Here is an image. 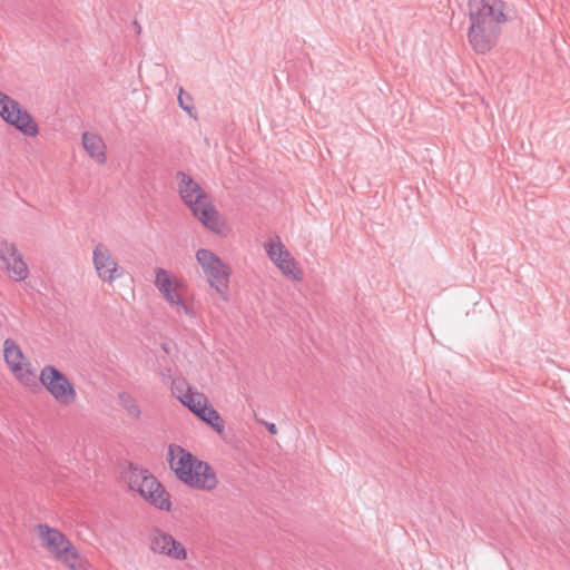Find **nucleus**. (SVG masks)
Instances as JSON below:
<instances>
[{"label": "nucleus", "mask_w": 570, "mask_h": 570, "mask_svg": "<svg viewBox=\"0 0 570 570\" xmlns=\"http://www.w3.org/2000/svg\"><path fill=\"white\" fill-rule=\"evenodd\" d=\"M502 0H469V42L478 53L490 51L501 32L500 24L508 21Z\"/></svg>", "instance_id": "1"}, {"label": "nucleus", "mask_w": 570, "mask_h": 570, "mask_svg": "<svg viewBox=\"0 0 570 570\" xmlns=\"http://www.w3.org/2000/svg\"><path fill=\"white\" fill-rule=\"evenodd\" d=\"M168 463L176 478L191 489L212 491L218 484L213 466L180 445L170 444Z\"/></svg>", "instance_id": "2"}, {"label": "nucleus", "mask_w": 570, "mask_h": 570, "mask_svg": "<svg viewBox=\"0 0 570 570\" xmlns=\"http://www.w3.org/2000/svg\"><path fill=\"white\" fill-rule=\"evenodd\" d=\"M178 194L193 215L209 230L222 235L225 220L209 199V195L188 174L176 173Z\"/></svg>", "instance_id": "3"}, {"label": "nucleus", "mask_w": 570, "mask_h": 570, "mask_svg": "<svg viewBox=\"0 0 570 570\" xmlns=\"http://www.w3.org/2000/svg\"><path fill=\"white\" fill-rule=\"evenodd\" d=\"M131 491L138 492L149 504L164 511H170V494L164 485L147 470L129 463L122 473Z\"/></svg>", "instance_id": "4"}, {"label": "nucleus", "mask_w": 570, "mask_h": 570, "mask_svg": "<svg viewBox=\"0 0 570 570\" xmlns=\"http://www.w3.org/2000/svg\"><path fill=\"white\" fill-rule=\"evenodd\" d=\"M196 259L202 266L203 273L215 292L228 301L230 267L225 264L214 252L200 248L196 252Z\"/></svg>", "instance_id": "5"}, {"label": "nucleus", "mask_w": 570, "mask_h": 570, "mask_svg": "<svg viewBox=\"0 0 570 570\" xmlns=\"http://www.w3.org/2000/svg\"><path fill=\"white\" fill-rule=\"evenodd\" d=\"M0 117L28 137H36L39 127L29 111L19 101L0 91Z\"/></svg>", "instance_id": "6"}, {"label": "nucleus", "mask_w": 570, "mask_h": 570, "mask_svg": "<svg viewBox=\"0 0 570 570\" xmlns=\"http://www.w3.org/2000/svg\"><path fill=\"white\" fill-rule=\"evenodd\" d=\"M39 381L61 405H69L76 401L77 393L72 383L56 366L46 365L40 372Z\"/></svg>", "instance_id": "7"}, {"label": "nucleus", "mask_w": 570, "mask_h": 570, "mask_svg": "<svg viewBox=\"0 0 570 570\" xmlns=\"http://www.w3.org/2000/svg\"><path fill=\"white\" fill-rule=\"evenodd\" d=\"M0 269L16 282L24 281L29 275L28 265L16 244L7 239H0Z\"/></svg>", "instance_id": "8"}, {"label": "nucleus", "mask_w": 570, "mask_h": 570, "mask_svg": "<svg viewBox=\"0 0 570 570\" xmlns=\"http://www.w3.org/2000/svg\"><path fill=\"white\" fill-rule=\"evenodd\" d=\"M149 548L154 553L164 554L174 560H186L185 547L171 534L155 528L149 534Z\"/></svg>", "instance_id": "9"}, {"label": "nucleus", "mask_w": 570, "mask_h": 570, "mask_svg": "<svg viewBox=\"0 0 570 570\" xmlns=\"http://www.w3.org/2000/svg\"><path fill=\"white\" fill-rule=\"evenodd\" d=\"M94 265L98 276L107 283H112L120 277L124 271L114 261L110 250L104 244H98L94 249Z\"/></svg>", "instance_id": "10"}, {"label": "nucleus", "mask_w": 570, "mask_h": 570, "mask_svg": "<svg viewBox=\"0 0 570 570\" xmlns=\"http://www.w3.org/2000/svg\"><path fill=\"white\" fill-rule=\"evenodd\" d=\"M155 285L170 304L181 307L186 314L189 313L179 293L181 284L173 278L167 271L163 268L156 269Z\"/></svg>", "instance_id": "11"}, {"label": "nucleus", "mask_w": 570, "mask_h": 570, "mask_svg": "<svg viewBox=\"0 0 570 570\" xmlns=\"http://www.w3.org/2000/svg\"><path fill=\"white\" fill-rule=\"evenodd\" d=\"M36 530L41 539L42 546L55 557L59 556L65 547L71 543L62 532L48 524L40 523L36 527Z\"/></svg>", "instance_id": "12"}, {"label": "nucleus", "mask_w": 570, "mask_h": 570, "mask_svg": "<svg viewBox=\"0 0 570 570\" xmlns=\"http://www.w3.org/2000/svg\"><path fill=\"white\" fill-rule=\"evenodd\" d=\"M82 146L87 154L94 158L98 164L102 165L106 163V145L104 140L95 134L85 131L82 134Z\"/></svg>", "instance_id": "13"}, {"label": "nucleus", "mask_w": 570, "mask_h": 570, "mask_svg": "<svg viewBox=\"0 0 570 570\" xmlns=\"http://www.w3.org/2000/svg\"><path fill=\"white\" fill-rule=\"evenodd\" d=\"M179 401L197 416H199V414H204V411L208 406L206 395L194 391L191 386H187L186 393L179 396Z\"/></svg>", "instance_id": "14"}, {"label": "nucleus", "mask_w": 570, "mask_h": 570, "mask_svg": "<svg viewBox=\"0 0 570 570\" xmlns=\"http://www.w3.org/2000/svg\"><path fill=\"white\" fill-rule=\"evenodd\" d=\"M3 355L6 363L8 364L12 372H19L21 370V366H23L26 357L21 348L17 345V343L13 340L7 338L4 341Z\"/></svg>", "instance_id": "15"}, {"label": "nucleus", "mask_w": 570, "mask_h": 570, "mask_svg": "<svg viewBox=\"0 0 570 570\" xmlns=\"http://www.w3.org/2000/svg\"><path fill=\"white\" fill-rule=\"evenodd\" d=\"M269 259L277 265L282 261H286L292 264L293 255L288 252L285 245L282 243L279 236H275V240H271L264 245Z\"/></svg>", "instance_id": "16"}, {"label": "nucleus", "mask_w": 570, "mask_h": 570, "mask_svg": "<svg viewBox=\"0 0 570 570\" xmlns=\"http://www.w3.org/2000/svg\"><path fill=\"white\" fill-rule=\"evenodd\" d=\"M56 559L65 563L71 570H87L86 566L81 561L78 550L72 543L65 547Z\"/></svg>", "instance_id": "17"}, {"label": "nucleus", "mask_w": 570, "mask_h": 570, "mask_svg": "<svg viewBox=\"0 0 570 570\" xmlns=\"http://www.w3.org/2000/svg\"><path fill=\"white\" fill-rule=\"evenodd\" d=\"M198 417L208 424L218 435L225 438V422L212 405H208L204 414H199Z\"/></svg>", "instance_id": "18"}, {"label": "nucleus", "mask_w": 570, "mask_h": 570, "mask_svg": "<svg viewBox=\"0 0 570 570\" xmlns=\"http://www.w3.org/2000/svg\"><path fill=\"white\" fill-rule=\"evenodd\" d=\"M118 403L121 407L127 412L128 415L132 416L135 420H138L141 415V411L135 397H132L127 392H121L118 394Z\"/></svg>", "instance_id": "19"}, {"label": "nucleus", "mask_w": 570, "mask_h": 570, "mask_svg": "<svg viewBox=\"0 0 570 570\" xmlns=\"http://www.w3.org/2000/svg\"><path fill=\"white\" fill-rule=\"evenodd\" d=\"M16 377L19 380L21 384L27 387H38L39 383L37 381V376L35 371L31 368L30 363L26 361V367L21 366L19 372H13Z\"/></svg>", "instance_id": "20"}, {"label": "nucleus", "mask_w": 570, "mask_h": 570, "mask_svg": "<svg viewBox=\"0 0 570 570\" xmlns=\"http://www.w3.org/2000/svg\"><path fill=\"white\" fill-rule=\"evenodd\" d=\"M276 266L282 271L284 275L289 276L292 279H302V271L297 267V263L294 257L292 264L287 263L286 261H282V263H278Z\"/></svg>", "instance_id": "21"}, {"label": "nucleus", "mask_w": 570, "mask_h": 570, "mask_svg": "<svg viewBox=\"0 0 570 570\" xmlns=\"http://www.w3.org/2000/svg\"><path fill=\"white\" fill-rule=\"evenodd\" d=\"M178 104L179 107L185 110L188 115H193V110L195 109L193 104V98L189 94L185 92L183 88L179 89L178 94Z\"/></svg>", "instance_id": "22"}, {"label": "nucleus", "mask_w": 570, "mask_h": 570, "mask_svg": "<svg viewBox=\"0 0 570 570\" xmlns=\"http://www.w3.org/2000/svg\"><path fill=\"white\" fill-rule=\"evenodd\" d=\"M187 386H189V385L183 379L173 380V383H171L173 395L176 396L177 400H179V396H181L186 393Z\"/></svg>", "instance_id": "23"}, {"label": "nucleus", "mask_w": 570, "mask_h": 570, "mask_svg": "<svg viewBox=\"0 0 570 570\" xmlns=\"http://www.w3.org/2000/svg\"><path fill=\"white\" fill-rule=\"evenodd\" d=\"M267 431L271 433V434H276L277 433V428L274 423H264Z\"/></svg>", "instance_id": "24"}, {"label": "nucleus", "mask_w": 570, "mask_h": 570, "mask_svg": "<svg viewBox=\"0 0 570 570\" xmlns=\"http://www.w3.org/2000/svg\"><path fill=\"white\" fill-rule=\"evenodd\" d=\"M134 26L136 28L137 33H140V31H141L140 24L137 21H134Z\"/></svg>", "instance_id": "25"}]
</instances>
